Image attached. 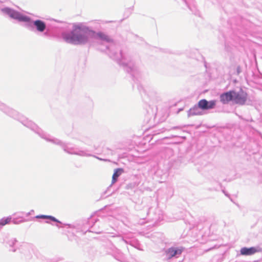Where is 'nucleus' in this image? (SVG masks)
Wrapping results in <instances>:
<instances>
[{"mask_svg": "<svg viewBox=\"0 0 262 262\" xmlns=\"http://www.w3.org/2000/svg\"><path fill=\"white\" fill-rule=\"evenodd\" d=\"M247 100V94L244 91H241V92L237 93L235 91L233 92V101L236 103L239 104H245Z\"/></svg>", "mask_w": 262, "mask_h": 262, "instance_id": "20e7f679", "label": "nucleus"}, {"mask_svg": "<svg viewBox=\"0 0 262 262\" xmlns=\"http://www.w3.org/2000/svg\"><path fill=\"white\" fill-rule=\"evenodd\" d=\"M88 29L86 27L77 25L74 27L70 37H66V40L70 42L82 43L87 40L85 34Z\"/></svg>", "mask_w": 262, "mask_h": 262, "instance_id": "f257e3e1", "label": "nucleus"}, {"mask_svg": "<svg viewBox=\"0 0 262 262\" xmlns=\"http://www.w3.org/2000/svg\"><path fill=\"white\" fill-rule=\"evenodd\" d=\"M97 36L100 38H101V39H102L103 40H106L107 41H110V37L107 35H106L105 34H104L103 33L99 32V33H97Z\"/></svg>", "mask_w": 262, "mask_h": 262, "instance_id": "9d476101", "label": "nucleus"}, {"mask_svg": "<svg viewBox=\"0 0 262 262\" xmlns=\"http://www.w3.org/2000/svg\"><path fill=\"white\" fill-rule=\"evenodd\" d=\"M2 11L8 14L11 17L18 19L19 20L27 21L29 19L27 17L21 15L18 12L12 10L8 8L3 9Z\"/></svg>", "mask_w": 262, "mask_h": 262, "instance_id": "7ed1b4c3", "label": "nucleus"}, {"mask_svg": "<svg viewBox=\"0 0 262 262\" xmlns=\"http://www.w3.org/2000/svg\"><path fill=\"white\" fill-rule=\"evenodd\" d=\"M234 91H230L222 94L220 96V100L224 104L228 103L230 101H233Z\"/></svg>", "mask_w": 262, "mask_h": 262, "instance_id": "39448f33", "label": "nucleus"}, {"mask_svg": "<svg viewBox=\"0 0 262 262\" xmlns=\"http://www.w3.org/2000/svg\"><path fill=\"white\" fill-rule=\"evenodd\" d=\"M195 109V107H193V108H192L190 111H192L194 110Z\"/></svg>", "mask_w": 262, "mask_h": 262, "instance_id": "4468645a", "label": "nucleus"}, {"mask_svg": "<svg viewBox=\"0 0 262 262\" xmlns=\"http://www.w3.org/2000/svg\"><path fill=\"white\" fill-rule=\"evenodd\" d=\"M34 25L37 30L39 32H43L46 29V24L40 20H37L34 22Z\"/></svg>", "mask_w": 262, "mask_h": 262, "instance_id": "6e6552de", "label": "nucleus"}, {"mask_svg": "<svg viewBox=\"0 0 262 262\" xmlns=\"http://www.w3.org/2000/svg\"><path fill=\"white\" fill-rule=\"evenodd\" d=\"M48 217H49V215H37L36 216V218H41V219H48Z\"/></svg>", "mask_w": 262, "mask_h": 262, "instance_id": "f8f14e48", "label": "nucleus"}, {"mask_svg": "<svg viewBox=\"0 0 262 262\" xmlns=\"http://www.w3.org/2000/svg\"><path fill=\"white\" fill-rule=\"evenodd\" d=\"M182 249H174L170 248L166 251V254L168 258H171L177 254H181L182 252Z\"/></svg>", "mask_w": 262, "mask_h": 262, "instance_id": "0eeeda50", "label": "nucleus"}, {"mask_svg": "<svg viewBox=\"0 0 262 262\" xmlns=\"http://www.w3.org/2000/svg\"><path fill=\"white\" fill-rule=\"evenodd\" d=\"M48 219H50L51 220L54 221V222H58V221H57L54 217L49 215V217H48Z\"/></svg>", "mask_w": 262, "mask_h": 262, "instance_id": "ddd939ff", "label": "nucleus"}, {"mask_svg": "<svg viewBox=\"0 0 262 262\" xmlns=\"http://www.w3.org/2000/svg\"><path fill=\"white\" fill-rule=\"evenodd\" d=\"M259 251H260L259 250L253 247L250 248L244 247L240 250L241 254L243 255H251Z\"/></svg>", "mask_w": 262, "mask_h": 262, "instance_id": "423d86ee", "label": "nucleus"}, {"mask_svg": "<svg viewBox=\"0 0 262 262\" xmlns=\"http://www.w3.org/2000/svg\"><path fill=\"white\" fill-rule=\"evenodd\" d=\"M124 172L123 169L117 168L115 169L114 174L112 177V183H115L118 178Z\"/></svg>", "mask_w": 262, "mask_h": 262, "instance_id": "1a4fd4ad", "label": "nucleus"}, {"mask_svg": "<svg viewBox=\"0 0 262 262\" xmlns=\"http://www.w3.org/2000/svg\"><path fill=\"white\" fill-rule=\"evenodd\" d=\"M216 101L215 100L207 101L203 99L200 100L198 103V107L202 110L212 109L215 107Z\"/></svg>", "mask_w": 262, "mask_h": 262, "instance_id": "f03ea898", "label": "nucleus"}, {"mask_svg": "<svg viewBox=\"0 0 262 262\" xmlns=\"http://www.w3.org/2000/svg\"><path fill=\"white\" fill-rule=\"evenodd\" d=\"M11 221V217H7L6 219H2L0 221V226H4L6 224L10 223Z\"/></svg>", "mask_w": 262, "mask_h": 262, "instance_id": "9b49d317", "label": "nucleus"}]
</instances>
